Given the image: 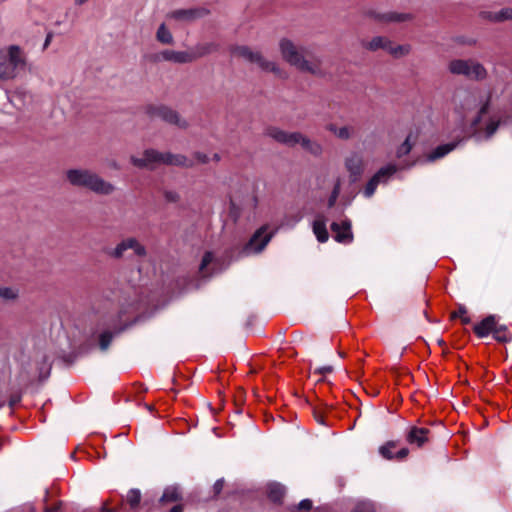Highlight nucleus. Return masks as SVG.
I'll return each instance as SVG.
<instances>
[{"label": "nucleus", "instance_id": "30", "mask_svg": "<svg viewBox=\"0 0 512 512\" xmlns=\"http://www.w3.org/2000/svg\"><path fill=\"white\" fill-rule=\"evenodd\" d=\"M285 489L279 483H271L268 485V496L273 502L281 501L284 496Z\"/></svg>", "mask_w": 512, "mask_h": 512}, {"label": "nucleus", "instance_id": "33", "mask_svg": "<svg viewBox=\"0 0 512 512\" xmlns=\"http://www.w3.org/2000/svg\"><path fill=\"white\" fill-rule=\"evenodd\" d=\"M411 52V46L408 44L398 45L395 44L394 49L392 50L391 56L394 58H402L407 56Z\"/></svg>", "mask_w": 512, "mask_h": 512}, {"label": "nucleus", "instance_id": "7", "mask_svg": "<svg viewBox=\"0 0 512 512\" xmlns=\"http://www.w3.org/2000/svg\"><path fill=\"white\" fill-rule=\"evenodd\" d=\"M448 70L454 75H463L474 80H483L487 76L484 66L474 60L454 59L449 62Z\"/></svg>", "mask_w": 512, "mask_h": 512}, {"label": "nucleus", "instance_id": "49", "mask_svg": "<svg viewBox=\"0 0 512 512\" xmlns=\"http://www.w3.org/2000/svg\"><path fill=\"white\" fill-rule=\"evenodd\" d=\"M395 43H393L390 39L387 38L384 49L390 55L392 54V50L394 49Z\"/></svg>", "mask_w": 512, "mask_h": 512}, {"label": "nucleus", "instance_id": "4", "mask_svg": "<svg viewBox=\"0 0 512 512\" xmlns=\"http://www.w3.org/2000/svg\"><path fill=\"white\" fill-rule=\"evenodd\" d=\"M66 178L71 185L86 188L99 195H110L115 190L112 183L89 169H70L66 172Z\"/></svg>", "mask_w": 512, "mask_h": 512}, {"label": "nucleus", "instance_id": "9", "mask_svg": "<svg viewBox=\"0 0 512 512\" xmlns=\"http://www.w3.org/2000/svg\"><path fill=\"white\" fill-rule=\"evenodd\" d=\"M344 167L351 182H357L365 170V161L360 152L352 151L344 158Z\"/></svg>", "mask_w": 512, "mask_h": 512}, {"label": "nucleus", "instance_id": "58", "mask_svg": "<svg viewBox=\"0 0 512 512\" xmlns=\"http://www.w3.org/2000/svg\"><path fill=\"white\" fill-rule=\"evenodd\" d=\"M462 319H463V322H464V323H468V322H469V318H467V317H464V316H463V317H462Z\"/></svg>", "mask_w": 512, "mask_h": 512}, {"label": "nucleus", "instance_id": "29", "mask_svg": "<svg viewBox=\"0 0 512 512\" xmlns=\"http://www.w3.org/2000/svg\"><path fill=\"white\" fill-rule=\"evenodd\" d=\"M131 245H135V243L132 241V240H128L127 239H124L123 241H121L119 244H117V246L108 252V254L111 256V257H114V258H121L124 256V253L129 250V247H131Z\"/></svg>", "mask_w": 512, "mask_h": 512}, {"label": "nucleus", "instance_id": "27", "mask_svg": "<svg viewBox=\"0 0 512 512\" xmlns=\"http://www.w3.org/2000/svg\"><path fill=\"white\" fill-rule=\"evenodd\" d=\"M19 297V289L15 286L0 285V299L5 302H12Z\"/></svg>", "mask_w": 512, "mask_h": 512}, {"label": "nucleus", "instance_id": "31", "mask_svg": "<svg viewBox=\"0 0 512 512\" xmlns=\"http://www.w3.org/2000/svg\"><path fill=\"white\" fill-rule=\"evenodd\" d=\"M415 140H416V138L412 134H409L407 136V138L405 139V141L397 148L396 156L398 158H401V157L407 155L411 151V149L415 143Z\"/></svg>", "mask_w": 512, "mask_h": 512}, {"label": "nucleus", "instance_id": "45", "mask_svg": "<svg viewBox=\"0 0 512 512\" xmlns=\"http://www.w3.org/2000/svg\"><path fill=\"white\" fill-rule=\"evenodd\" d=\"M493 335L495 339L498 341L506 342L508 340V337L506 336L505 332L500 328H496L495 331L493 332Z\"/></svg>", "mask_w": 512, "mask_h": 512}, {"label": "nucleus", "instance_id": "59", "mask_svg": "<svg viewBox=\"0 0 512 512\" xmlns=\"http://www.w3.org/2000/svg\"><path fill=\"white\" fill-rule=\"evenodd\" d=\"M112 167H113V168H115V169H118V168H119V167H118V165H117L115 162H114V163H112Z\"/></svg>", "mask_w": 512, "mask_h": 512}, {"label": "nucleus", "instance_id": "43", "mask_svg": "<svg viewBox=\"0 0 512 512\" xmlns=\"http://www.w3.org/2000/svg\"><path fill=\"white\" fill-rule=\"evenodd\" d=\"M229 216L236 222L240 217V208L236 206V204L231 200Z\"/></svg>", "mask_w": 512, "mask_h": 512}, {"label": "nucleus", "instance_id": "22", "mask_svg": "<svg viewBox=\"0 0 512 512\" xmlns=\"http://www.w3.org/2000/svg\"><path fill=\"white\" fill-rule=\"evenodd\" d=\"M216 259L212 252H206L202 258L199 270L203 277L212 275L215 271Z\"/></svg>", "mask_w": 512, "mask_h": 512}, {"label": "nucleus", "instance_id": "2", "mask_svg": "<svg viewBox=\"0 0 512 512\" xmlns=\"http://www.w3.org/2000/svg\"><path fill=\"white\" fill-rule=\"evenodd\" d=\"M456 108L460 113L475 111L471 124L474 128L488 115L492 107V93L489 90L463 91L455 97Z\"/></svg>", "mask_w": 512, "mask_h": 512}, {"label": "nucleus", "instance_id": "37", "mask_svg": "<svg viewBox=\"0 0 512 512\" xmlns=\"http://www.w3.org/2000/svg\"><path fill=\"white\" fill-rule=\"evenodd\" d=\"M499 125V120L491 119L485 127V137L490 138L497 131Z\"/></svg>", "mask_w": 512, "mask_h": 512}, {"label": "nucleus", "instance_id": "47", "mask_svg": "<svg viewBox=\"0 0 512 512\" xmlns=\"http://www.w3.org/2000/svg\"><path fill=\"white\" fill-rule=\"evenodd\" d=\"M333 371V367L332 366H323V367H318V368H315L314 372L315 373H318V374H328V373H331Z\"/></svg>", "mask_w": 512, "mask_h": 512}, {"label": "nucleus", "instance_id": "55", "mask_svg": "<svg viewBox=\"0 0 512 512\" xmlns=\"http://www.w3.org/2000/svg\"><path fill=\"white\" fill-rule=\"evenodd\" d=\"M169 512H182V507L180 505H176Z\"/></svg>", "mask_w": 512, "mask_h": 512}, {"label": "nucleus", "instance_id": "14", "mask_svg": "<svg viewBox=\"0 0 512 512\" xmlns=\"http://www.w3.org/2000/svg\"><path fill=\"white\" fill-rule=\"evenodd\" d=\"M334 239L339 243L348 244L353 240V233L351 231V222L343 220L341 222H333L331 224Z\"/></svg>", "mask_w": 512, "mask_h": 512}, {"label": "nucleus", "instance_id": "53", "mask_svg": "<svg viewBox=\"0 0 512 512\" xmlns=\"http://www.w3.org/2000/svg\"><path fill=\"white\" fill-rule=\"evenodd\" d=\"M466 312H467L466 308L463 306H460L458 312L454 313V317H458V316L463 317L466 314Z\"/></svg>", "mask_w": 512, "mask_h": 512}, {"label": "nucleus", "instance_id": "44", "mask_svg": "<svg viewBox=\"0 0 512 512\" xmlns=\"http://www.w3.org/2000/svg\"><path fill=\"white\" fill-rule=\"evenodd\" d=\"M164 197L168 202H177L179 200V194L175 191H165Z\"/></svg>", "mask_w": 512, "mask_h": 512}, {"label": "nucleus", "instance_id": "50", "mask_svg": "<svg viewBox=\"0 0 512 512\" xmlns=\"http://www.w3.org/2000/svg\"><path fill=\"white\" fill-rule=\"evenodd\" d=\"M53 39V33L52 32H49L47 35H46V38H45V41L43 43V49H47V47L50 45L51 41Z\"/></svg>", "mask_w": 512, "mask_h": 512}, {"label": "nucleus", "instance_id": "61", "mask_svg": "<svg viewBox=\"0 0 512 512\" xmlns=\"http://www.w3.org/2000/svg\"><path fill=\"white\" fill-rule=\"evenodd\" d=\"M48 370H49V367L46 365V367H45V372L47 373V372H48Z\"/></svg>", "mask_w": 512, "mask_h": 512}, {"label": "nucleus", "instance_id": "56", "mask_svg": "<svg viewBox=\"0 0 512 512\" xmlns=\"http://www.w3.org/2000/svg\"><path fill=\"white\" fill-rule=\"evenodd\" d=\"M213 160H215V161H217V162H218V161L220 160V155H219V154H217V153H215V154L213 155Z\"/></svg>", "mask_w": 512, "mask_h": 512}, {"label": "nucleus", "instance_id": "46", "mask_svg": "<svg viewBox=\"0 0 512 512\" xmlns=\"http://www.w3.org/2000/svg\"><path fill=\"white\" fill-rule=\"evenodd\" d=\"M391 20L393 21H397V22H404V21H407V20H410L411 19V15L410 14H393L391 15L390 17Z\"/></svg>", "mask_w": 512, "mask_h": 512}, {"label": "nucleus", "instance_id": "11", "mask_svg": "<svg viewBox=\"0 0 512 512\" xmlns=\"http://www.w3.org/2000/svg\"><path fill=\"white\" fill-rule=\"evenodd\" d=\"M266 134L278 143L288 147L300 145L304 137V134L300 132H287L276 127L268 128Z\"/></svg>", "mask_w": 512, "mask_h": 512}, {"label": "nucleus", "instance_id": "15", "mask_svg": "<svg viewBox=\"0 0 512 512\" xmlns=\"http://www.w3.org/2000/svg\"><path fill=\"white\" fill-rule=\"evenodd\" d=\"M191 55L189 50L176 51L171 49L162 50L157 54V60L171 62L174 64H187L191 63Z\"/></svg>", "mask_w": 512, "mask_h": 512}, {"label": "nucleus", "instance_id": "42", "mask_svg": "<svg viewBox=\"0 0 512 512\" xmlns=\"http://www.w3.org/2000/svg\"><path fill=\"white\" fill-rule=\"evenodd\" d=\"M395 446L393 442L387 443L386 445L380 447V454L386 459H392L394 455L391 452V449Z\"/></svg>", "mask_w": 512, "mask_h": 512}, {"label": "nucleus", "instance_id": "8", "mask_svg": "<svg viewBox=\"0 0 512 512\" xmlns=\"http://www.w3.org/2000/svg\"><path fill=\"white\" fill-rule=\"evenodd\" d=\"M8 102L18 111H27L34 104L33 93L25 87L19 86L6 91Z\"/></svg>", "mask_w": 512, "mask_h": 512}, {"label": "nucleus", "instance_id": "60", "mask_svg": "<svg viewBox=\"0 0 512 512\" xmlns=\"http://www.w3.org/2000/svg\"><path fill=\"white\" fill-rule=\"evenodd\" d=\"M438 343H439L440 345H442L444 342H443V340H442V339H439V340H438Z\"/></svg>", "mask_w": 512, "mask_h": 512}, {"label": "nucleus", "instance_id": "36", "mask_svg": "<svg viewBox=\"0 0 512 512\" xmlns=\"http://www.w3.org/2000/svg\"><path fill=\"white\" fill-rule=\"evenodd\" d=\"M340 189H341V179L338 178L334 184V187H333V190H332V193L328 199V206L329 207H333L337 201V198L340 194Z\"/></svg>", "mask_w": 512, "mask_h": 512}, {"label": "nucleus", "instance_id": "38", "mask_svg": "<svg viewBox=\"0 0 512 512\" xmlns=\"http://www.w3.org/2000/svg\"><path fill=\"white\" fill-rule=\"evenodd\" d=\"M352 512H374L373 504L369 501H360Z\"/></svg>", "mask_w": 512, "mask_h": 512}, {"label": "nucleus", "instance_id": "26", "mask_svg": "<svg viewBox=\"0 0 512 512\" xmlns=\"http://www.w3.org/2000/svg\"><path fill=\"white\" fill-rule=\"evenodd\" d=\"M156 40L164 45L174 44V37L165 23L159 25L156 31Z\"/></svg>", "mask_w": 512, "mask_h": 512}, {"label": "nucleus", "instance_id": "28", "mask_svg": "<svg viewBox=\"0 0 512 512\" xmlns=\"http://www.w3.org/2000/svg\"><path fill=\"white\" fill-rule=\"evenodd\" d=\"M180 499V492L176 486L167 487L163 495L160 498V502L163 504L176 502Z\"/></svg>", "mask_w": 512, "mask_h": 512}, {"label": "nucleus", "instance_id": "10", "mask_svg": "<svg viewBox=\"0 0 512 512\" xmlns=\"http://www.w3.org/2000/svg\"><path fill=\"white\" fill-rule=\"evenodd\" d=\"M397 166L394 164L380 168L368 181L363 191L365 197L370 198L376 191L379 184H385L396 173Z\"/></svg>", "mask_w": 512, "mask_h": 512}, {"label": "nucleus", "instance_id": "20", "mask_svg": "<svg viewBox=\"0 0 512 512\" xmlns=\"http://www.w3.org/2000/svg\"><path fill=\"white\" fill-rule=\"evenodd\" d=\"M496 320L494 316H488L483 319L479 324L475 325L474 332L477 336L483 338L493 333L496 329Z\"/></svg>", "mask_w": 512, "mask_h": 512}, {"label": "nucleus", "instance_id": "12", "mask_svg": "<svg viewBox=\"0 0 512 512\" xmlns=\"http://www.w3.org/2000/svg\"><path fill=\"white\" fill-rule=\"evenodd\" d=\"M271 238L272 234L267 232V228L261 227L244 247V253L247 255L260 253L270 242Z\"/></svg>", "mask_w": 512, "mask_h": 512}, {"label": "nucleus", "instance_id": "41", "mask_svg": "<svg viewBox=\"0 0 512 512\" xmlns=\"http://www.w3.org/2000/svg\"><path fill=\"white\" fill-rule=\"evenodd\" d=\"M128 240H132L135 243V245H131V247H129V249L133 250L137 256H144L146 254V250H145L144 246L142 244H140L137 239L128 238Z\"/></svg>", "mask_w": 512, "mask_h": 512}, {"label": "nucleus", "instance_id": "39", "mask_svg": "<svg viewBox=\"0 0 512 512\" xmlns=\"http://www.w3.org/2000/svg\"><path fill=\"white\" fill-rule=\"evenodd\" d=\"M112 337L113 336L110 332H104L101 334L100 341H99L101 350L105 351L108 349V347L112 341Z\"/></svg>", "mask_w": 512, "mask_h": 512}, {"label": "nucleus", "instance_id": "34", "mask_svg": "<svg viewBox=\"0 0 512 512\" xmlns=\"http://www.w3.org/2000/svg\"><path fill=\"white\" fill-rule=\"evenodd\" d=\"M303 218V214L301 211H297L294 214L288 215L282 225L288 228L294 227L298 222H300Z\"/></svg>", "mask_w": 512, "mask_h": 512}, {"label": "nucleus", "instance_id": "3", "mask_svg": "<svg viewBox=\"0 0 512 512\" xmlns=\"http://www.w3.org/2000/svg\"><path fill=\"white\" fill-rule=\"evenodd\" d=\"M131 162L139 168L154 169L159 164L192 168L194 161L183 154H172L170 152H159L154 149L144 151L142 157L131 156Z\"/></svg>", "mask_w": 512, "mask_h": 512}, {"label": "nucleus", "instance_id": "25", "mask_svg": "<svg viewBox=\"0 0 512 512\" xmlns=\"http://www.w3.org/2000/svg\"><path fill=\"white\" fill-rule=\"evenodd\" d=\"M456 146L457 143L452 142L436 147L431 153L428 154L427 161L432 162L444 157L445 155L453 151L456 148Z\"/></svg>", "mask_w": 512, "mask_h": 512}, {"label": "nucleus", "instance_id": "16", "mask_svg": "<svg viewBox=\"0 0 512 512\" xmlns=\"http://www.w3.org/2000/svg\"><path fill=\"white\" fill-rule=\"evenodd\" d=\"M218 50V44L213 41L200 42L195 44L189 49V55H191V63L199 58L205 57Z\"/></svg>", "mask_w": 512, "mask_h": 512}, {"label": "nucleus", "instance_id": "40", "mask_svg": "<svg viewBox=\"0 0 512 512\" xmlns=\"http://www.w3.org/2000/svg\"><path fill=\"white\" fill-rule=\"evenodd\" d=\"M194 161V165L196 164H206L209 162V157L207 154L202 152H195L191 158L187 157Z\"/></svg>", "mask_w": 512, "mask_h": 512}, {"label": "nucleus", "instance_id": "54", "mask_svg": "<svg viewBox=\"0 0 512 512\" xmlns=\"http://www.w3.org/2000/svg\"><path fill=\"white\" fill-rule=\"evenodd\" d=\"M89 0H74V4L77 6H82L86 4Z\"/></svg>", "mask_w": 512, "mask_h": 512}, {"label": "nucleus", "instance_id": "17", "mask_svg": "<svg viewBox=\"0 0 512 512\" xmlns=\"http://www.w3.org/2000/svg\"><path fill=\"white\" fill-rule=\"evenodd\" d=\"M479 17L485 21L501 23L507 20H512V8L505 7L499 11L483 10L479 12Z\"/></svg>", "mask_w": 512, "mask_h": 512}, {"label": "nucleus", "instance_id": "35", "mask_svg": "<svg viewBox=\"0 0 512 512\" xmlns=\"http://www.w3.org/2000/svg\"><path fill=\"white\" fill-rule=\"evenodd\" d=\"M141 500V493L138 489H131L127 494V502L131 508H136Z\"/></svg>", "mask_w": 512, "mask_h": 512}, {"label": "nucleus", "instance_id": "24", "mask_svg": "<svg viewBox=\"0 0 512 512\" xmlns=\"http://www.w3.org/2000/svg\"><path fill=\"white\" fill-rule=\"evenodd\" d=\"M300 146L309 154L320 157L323 153V146L320 142L316 140H312L309 137L305 136L303 137V141H301Z\"/></svg>", "mask_w": 512, "mask_h": 512}, {"label": "nucleus", "instance_id": "1", "mask_svg": "<svg viewBox=\"0 0 512 512\" xmlns=\"http://www.w3.org/2000/svg\"><path fill=\"white\" fill-rule=\"evenodd\" d=\"M279 50L283 60L296 69L313 75L322 74L320 59L312 57L308 47L283 38L279 41Z\"/></svg>", "mask_w": 512, "mask_h": 512}, {"label": "nucleus", "instance_id": "51", "mask_svg": "<svg viewBox=\"0 0 512 512\" xmlns=\"http://www.w3.org/2000/svg\"><path fill=\"white\" fill-rule=\"evenodd\" d=\"M223 480H217L214 484V490H215V493L218 494L220 493V491L222 490L223 488Z\"/></svg>", "mask_w": 512, "mask_h": 512}, {"label": "nucleus", "instance_id": "19", "mask_svg": "<svg viewBox=\"0 0 512 512\" xmlns=\"http://www.w3.org/2000/svg\"><path fill=\"white\" fill-rule=\"evenodd\" d=\"M326 130L336 138L344 141L350 140L355 135V129L351 125L338 126L335 123H330L326 126Z\"/></svg>", "mask_w": 512, "mask_h": 512}, {"label": "nucleus", "instance_id": "32", "mask_svg": "<svg viewBox=\"0 0 512 512\" xmlns=\"http://www.w3.org/2000/svg\"><path fill=\"white\" fill-rule=\"evenodd\" d=\"M387 38L382 36H376L372 38L370 41L364 44L365 48L370 51H377L379 49H384Z\"/></svg>", "mask_w": 512, "mask_h": 512}, {"label": "nucleus", "instance_id": "18", "mask_svg": "<svg viewBox=\"0 0 512 512\" xmlns=\"http://www.w3.org/2000/svg\"><path fill=\"white\" fill-rule=\"evenodd\" d=\"M156 115L161 118L162 120L174 124L178 126L179 128H186L188 126V123L186 120L182 119L179 114L165 106L158 107L156 109Z\"/></svg>", "mask_w": 512, "mask_h": 512}, {"label": "nucleus", "instance_id": "57", "mask_svg": "<svg viewBox=\"0 0 512 512\" xmlns=\"http://www.w3.org/2000/svg\"><path fill=\"white\" fill-rule=\"evenodd\" d=\"M316 420L320 423V424H324V420L322 417H318L316 416Z\"/></svg>", "mask_w": 512, "mask_h": 512}, {"label": "nucleus", "instance_id": "6", "mask_svg": "<svg viewBox=\"0 0 512 512\" xmlns=\"http://www.w3.org/2000/svg\"><path fill=\"white\" fill-rule=\"evenodd\" d=\"M230 52L233 57L254 63L264 71L273 72L275 74L280 73V68L276 62L265 59L259 51H254L248 46L236 45L231 47Z\"/></svg>", "mask_w": 512, "mask_h": 512}, {"label": "nucleus", "instance_id": "48", "mask_svg": "<svg viewBox=\"0 0 512 512\" xmlns=\"http://www.w3.org/2000/svg\"><path fill=\"white\" fill-rule=\"evenodd\" d=\"M311 507L312 502L309 499L302 500L298 505V508L301 510H309Z\"/></svg>", "mask_w": 512, "mask_h": 512}, {"label": "nucleus", "instance_id": "21", "mask_svg": "<svg viewBox=\"0 0 512 512\" xmlns=\"http://www.w3.org/2000/svg\"><path fill=\"white\" fill-rule=\"evenodd\" d=\"M313 232L319 242H326L329 238L328 231L326 229V218L323 215H318L313 222Z\"/></svg>", "mask_w": 512, "mask_h": 512}, {"label": "nucleus", "instance_id": "23", "mask_svg": "<svg viewBox=\"0 0 512 512\" xmlns=\"http://www.w3.org/2000/svg\"><path fill=\"white\" fill-rule=\"evenodd\" d=\"M428 432L426 428L413 427L407 435V441L410 444H416L418 447H421L428 439Z\"/></svg>", "mask_w": 512, "mask_h": 512}, {"label": "nucleus", "instance_id": "5", "mask_svg": "<svg viewBox=\"0 0 512 512\" xmlns=\"http://www.w3.org/2000/svg\"><path fill=\"white\" fill-rule=\"evenodd\" d=\"M26 65L23 49L18 45L0 48V82L16 79Z\"/></svg>", "mask_w": 512, "mask_h": 512}, {"label": "nucleus", "instance_id": "52", "mask_svg": "<svg viewBox=\"0 0 512 512\" xmlns=\"http://www.w3.org/2000/svg\"><path fill=\"white\" fill-rule=\"evenodd\" d=\"M408 453L409 450L407 448H402L397 452L396 457L402 459L405 458L408 455Z\"/></svg>", "mask_w": 512, "mask_h": 512}, {"label": "nucleus", "instance_id": "13", "mask_svg": "<svg viewBox=\"0 0 512 512\" xmlns=\"http://www.w3.org/2000/svg\"><path fill=\"white\" fill-rule=\"evenodd\" d=\"M209 14V10L204 7L191 8V9H178L170 12L167 15L168 19L180 22H193L201 19Z\"/></svg>", "mask_w": 512, "mask_h": 512}]
</instances>
